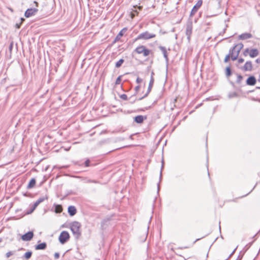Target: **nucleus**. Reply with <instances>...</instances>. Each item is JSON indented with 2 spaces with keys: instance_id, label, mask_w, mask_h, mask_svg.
<instances>
[{
  "instance_id": "obj_1",
  "label": "nucleus",
  "mask_w": 260,
  "mask_h": 260,
  "mask_svg": "<svg viewBox=\"0 0 260 260\" xmlns=\"http://www.w3.org/2000/svg\"><path fill=\"white\" fill-rule=\"evenodd\" d=\"M81 223L78 221H75L70 223L71 230L76 239H79L81 236Z\"/></svg>"
},
{
  "instance_id": "obj_2",
  "label": "nucleus",
  "mask_w": 260,
  "mask_h": 260,
  "mask_svg": "<svg viewBox=\"0 0 260 260\" xmlns=\"http://www.w3.org/2000/svg\"><path fill=\"white\" fill-rule=\"evenodd\" d=\"M244 45L242 43L235 45L229 50V53L232 55V60L235 61L238 59L239 53L243 48Z\"/></svg>"
},
{
  "instance_id": "obj_3",
  "label": "nucleus",
  "mask_w": 260,
  "mask_h": 260,
  "mask_svg": "<svg viewBox=\"0 0 260 260\" xmlns=\"http://www.w3.org/2000/svg\"><path fill=\"white\" fill-rule=\"evenodd\" d=\"M156 37L155 34H151L147 31L140 34L134 40V42L139 40H147Z\"/></svg>"
},
{
  "instance_id": "obj_4",
  "label": "nucleus",
  "mask_w": 260,
  "mask_h": 260,
  "mask_svg": "<svg viewBox=\"0 0 260 260\" xmlns=\"http://www.w3.org/2000/svg\"><path fill=\"white\" fill-rule=\"evenodd\" d=\"M151 51L145 47V46L143 45H140L137 47L134 50V52H136L138 54H143V56L146 57L148 56Z\"/></svg>"
},
{
  "instance_id": "obj_5",
  "label": "nucleus",
  "mask_w": 260,
  "mask_h": 260,
  "mask_svg": "<svg viewBox=\"0 0 260 260\" xmlns=\"http://www.w3.org/2000/svg\"><path fill=\"white\" fill-rule=\"evenodd\" d=\"M70 236L69 233L67 231H62L58 238V240L59 242L62 244H64L66 242L68 241V240L70 239Z\"/></svg>"
},
{
  "instance_id": "obj_6",
  "label": "nucleus",
  "mask_w": 260,
  "mask_h": 260,
  "mask_svg": "<svg viewBox=\"0 0 260 260\" xmlns=\"http://www.w3.org/2000/svg\"><path fill=\"white\" fill-rule=\"evenodd\" d=\"M192 20L189 18L186 24L185 34L187 36V39L188 41H190V37L192 34Z\"/></svg>"
},
{
  "instance_id": "obj_7",
  "label": "nucleus",
  "mask_w": 260,
  "mask_h": 260,
  "mask_svg": "<svg viewBox=\"0 0 260 260\" xmlns=\"http://www.w3.org/2000/svg\"><path fill=\"white\" fill-rule=\"evenodd\" d=\"M202 3H203V2L202 0H199L198 1L197 4L192 8V9L190 12V15H189L190 18L192 17L194 15V14L198 11L199 9L202 6Z\"/></svg>"
},
{
  "instance_id": "obj_8",
  "label": "nucleus",
  "mask_w": 260,
  "mask_h": 260,
  "mask_svg": "<svg viewBox=\"0 0 260 260\" xmlns=\"http://www.w3.org/2000/svg\"><path fill=\"white\" fill-rule=\"evenodd\" d=\"M38 11V9L37 8H34L27 9L24 13V16L26 18L30 17L35 15Z\"/></svg>"
},
{
  "instance_id": "obj_9",
  "label": "nucleus",
  "mask_w": 260,
  "mask_h": 260,
  "mask_svg": "<svg viewBox=\"0 0 260 260\" xmlns=\"http://www.w3.org/2000/svg\"><path fill=\"white\" fill-rule=\"evenodd\" d=\"M154 78L153 77L150 78V80L149 81V83L147 92L145 93V94L143 96L139 98V101L141 100L148 96V94L151 90V89H152L153 84H154Z\"/></svg>"
},
{
  "instance_id": "obj_10",
  "label": "nucleus",
  "mask_w": 260,
  "mask_h": 260,
  "mask_svg": "<svg viewBox=\"0 0 260 260\" xmlns=\"http://www.w3.org/2000/svg\"><path fill=\"white\" fill-rule=\"evenodd\" d=\"M33 237V232L29 231L21 236V239L24 241H29L32 239Z\"/></svg>"
},
{
  "instance_id": "obj_11",
  "label": "nucleus",
  "mask_w": 260,
  "mask_h": 260,
  "mask_svg": "<svg viewBox=\"0 0 260 260\" xmlns=\"http://www.w3.org/2000/svg\"><path fill=\"white\" fill-rule=\"evenodd\" d=\"M147 119V116L137 115L134 117V121L137 124H142Z\"/></svg>"
},
{
  "instance_id": "obj_12",
  "label": "nucleus",
  "mask_w": 260,
  "mask_h": 260,
  "mask_svg": "<svg viewBox=\"0 0 260 260\" xmlns=\"http://www.w3.org/2000/svg\"><path fill=\"white\" fill-rule=\"evenodd\" d=\"M256 83V79L253 75L250 76L246 81V84L249 86H253Z\"/></svg>"
},
{
  "instance_id": "obj_13",
  "label": "nucleus",
  "mask_w": 260,
  "mask_h": 260,
  "mask_svg": "<svg viewBox=\"0 0 260 260\" xmlns=\"http://www.w3.org/2000/svg\"><path fill=\"white\" fill-rule=\"evenodd\" d=\"M127 29L126 27H124L122 29L115 38L112 43L115 44L116 42H118L120 39L121 37L123 36L124 33L127 30Z\"/></svg>"
},
{
  "instance_id": "obj_14",
  "label": "nucleus",
  "mask_w": 260,
  "mask_h": 260,
  "mask_svg": "<svg viewBox=\"0 0 260 260\" xmlns=\"http://www.w3.org/2000/svg\"><path fill=\"white\" fill-rule=\"evenodd\" d=\"M241 69L244 71H251L252 70V62L251 61H247Z\"/></svg>"
},
{
  "instance_id": "obj_15",
  "label": "nucleus",
  "mask_w": 260,
  "mask_h": 260,
  "mask_svg": "<svg viewBox=\"0 0 260 260\" xmlns=\"http://www.w3.org/2000/svg\"><path fill=\"white\" fill-rule=\"evenodd\" d=\"M76 165L79 166H83L85 167H88L90 166H94L95 164H91L89 159H87L84 162L81 163L79 161L76 162Z\"/></svg>"
},
{
  "instance_id": "obj_16",
  "label": "nucleus",
  "mask_w": 260,
  "mask_h": 260,
  "mask_svg": "<svg viewBox=\"0 0 260 260\" xmlns=\"http://www.w3.org/2000/svg\"><path fill=\"white\" fill-rule=\"evenodd\" d=\"M252 35L250 33L245 32L241 34L238 36L239 40H245L251 38Z\"/></svg>"
},
{
  "instance_id": "obj_17",
  "label": "nucleus",
  "mask_w": 260,
  "mask_h": 260,
  "mask_svg": "<svg viewBox=\"0 0 260 260\" xmlns=\"http://www.w3.org/2000/svg\"><path fill=\"white\" fill-rule=\"evenodd\" d=\"M68 212L71 216H73L77 213V209L74 206H70L68 208Z\"/></svg>"
},
{
  "instance_id": "obj_18",
  "label": "nucleus",
  "mask_w": 260,
  "mask_h": 260,
  "mask_svg": "<svg viewBox=\"0 0 260 260\" xmlns=\"http://www.w3.org/2000/svg\"><path fill=\"white\" fill-rule=\"evenodd\" d=\"M259 54V51L256 48H252L249 51V56L251 58H254Z\"/></svg>"
},
{
  "instance_id": "obj_19",
  "label": "nucleus",
  "mask_w": 260,
  "mask_h": 260,
  "mask_svg": "<svg viewBox=\"0 0 260 260\" xmlns=\"http://www.w3.org/2000/svg\"><path fill=\"white\" fill-rule=\"evenodd\" d=\"M158 48L162 51L164 55V57L165 58L166 62H168L169 61V58L168 56V53L166 48L162 46H159L158 47Z\"/></svg>"
},
{
  "instance_id": "obj_20",
  "label": "nucleus",
  "mask_w": 260,
  "mask_h": 260,
  "mask_svg": "<svg viewBox=\"0 0 260 260\" xmlns=\"http://www.w3.org/2000/svg\"><path fill=\"white\" fill-rule=\"evenodd\" d=\"M36 250H45L47 248V244L46 242H43L35 245Z\"/></svg>"
},
{
  "instance_id": "obj_21",
  "label": "nucleus",
  "mask_w": 260,
  "mask_h": 260,
  "mask_svg": "<svg viewBox=\"0 0 260 260\" xmlns=\"http://www.w3.org/2000/svg\"><path fill=\"white\" fill-rule=\"evenodd\" d=\"M36 179L34 178H31L27 184V189L32 188L36 185Z\"/></svg>"
},
{
  "instance_id": "obj_22",
  "label": "nucleus",
  "mask_w": 260,
  "mask_h": 260,
  "mask_svg": "<svg viewBox=\"0 0 260 260\" xmlns=\"http://www.w3.org/2000/svg\"><path fill=\"white\" fill-rule=\"evenodd\" d=\"M225 76L227 78L230 77L232 74V71L231 67L229 66L225 68Z\"/></svg>"
},
{
  "instance_id": "obj_23",
  "label": "nucleus",
  "mask_w": 260,
  "mask_h": 260,
  "mask_svg": "<svg viewBox=\"0 0 260 260\" xmlns=\"http://www.w3.org/2000/svg\"><path fill=\"white\" fill-rule=\"evenodd\" d=\"M32 252L31 251H28L24 253L23 255L22 258H24L27 260L29 259L32 255Z\"/></svg>"
},
{
  "instance_id": "obj_24",
  "label": "nucleus",
  "mask_w": 260,
  "mask_h": 260,
  "mask_svg": "<svg viewBox=\"0 0 260 260\" xmlns=\"http://www.w3.org/2000/svg\"><path fill=\"white\" fill-rule=\"evenodd\" d=\"M55 212L57 213H60L62 211V207L61 205H55Z\"/></svg>"
},
{
  "instance_id": "obj_25",
  "label": "nucleus",
  "mask_w": 260,
  "mask_h": 260,
  "mask_svg": "<svg viewBox=\"0 0 260 260\" xmlns=\"http://www.w3.org/2000/svg\"><path fill=\"white\" fill-rule=\"evenodd\" d=\"M161 162H162L161 168V170H160V176H159V180H161V178H162V169H163L164 165V159L162 160ZM160 181H159V182L157 184V189H158V191H159V190L160 189V186H159Z\"/></svg>"
},
{
  "instance_id": "obj_26",
  "label": "nucleus",
  "mask_w": 260,
  "mask_h": 260,
  "mask_svg": "<svg viewBox=\"0 0 260 260\" xmlns=\"http://www.w3.org/2000/svg\"><path fill=\"white\" fill-rule=\"evenodd\" d=\"M238 96V94L236 92H229L228 95V97L230 99L234 98H237Z\"/></svg>"
},
{
  "instance_id": "obj_27",
  "label": "nucleus",
  "mask_w": 260,
  "mask_h": 260,
  "mask_svg": "<svg viewBox=\"0 0 260 260\" xmlns=\"http://www.w3.org/2000/svg\"><path fill=\"white\" fill-rule=\"evenodd\" d=\"M124 62V60L122 58L119 59L115 63V67L117 68H120Z\"/></svg>"
},
{
  "instance_id": "obj_28",
  "label": "nucleus",
  "mask_w": 260,
  "mask_h": 260,
  "mask_svg": "<svg viewBox=\"0 0 260 260\" xmlns=\"http://www.w3.org/2000/svg\"><path fill=\"white\" fill-rule=\"evenodd\" d=\"M237 79L236 80V83L237 84H241V83L242 82V81L243 80V77L240 75V74H237Z\"/></svg>"
},
{
  "instance_id": "obj_29",
  "label": "nucleus",
  "mask_w": 260,
  "mask_h": 260,
  "mask_svg": "<svg viewBox=\"0 0 260 260\" xmlns=\"http://www.w3.org/2000/svg\"><path fill=\"white\" fill-rule=\"evenodd\" d=\"M48 197L46 195L45 197H41L37 201H36L37 202V203L40 204V203H41L42 202H43V201H44L45 200H48Z\"/></svg>"
},
{
  "instance_id": "obj_30",
  "label": "nucleus",
  "mask_w": 260,
  "mask_h": 260,
  "mask_svg": "<svg viewBox=\"0 0 260 260\" xmlns=\"http://www.w3.org/2000/svg\"><path fill=\"white\" fill-rule=\"evenodd\" d=\"M140 88V85H137L135 87V93L134 95H133L131 96V98H133L136 95V94L138 93Z\"/></svg>"
},
{
  "instance_id": "obj_31",
  "label": "nucleus",
  "mask_w": 260,
  "mask_h": 260,
  "mask_svg": "<svg viewBox=\"0 0 260 260\" xmlns=\"http://www.w3.org/2000/svg\"><path fill=\"white\" fill-rule=\"evenodd\" d=\"M230 58L232 59V55L229 53L225 56L224 59V62L225 63L228 62L230 60Z\"/></svg>"
},
{
  "instance_id": "obj_32",
  "label": "nucleus",
  "mask_w": 260,
  "mask_h": 260,
  "mask_svg": "<svg viewBox=\"0 0 260 260\" xmlns=\"http://www.w3.org/2000/svg\"><path fill=\"white\" fill-rule=\"evenodd\" d=\"M109 222V220H104L101 222V228L103 230L106 228L105 225H107V223Z\"/></svg>"
},
{
  "instance_id": "obj_33",
  "label": "nucleus",
  "mask_w": 260,
  "mask_h": 260,
  "mask_svg": "<svg viewBox=\"0 0 260 260\" xmlns=\"http://www.w3.org/2000/svg\"><path fill=\"white\" fill-rule=\"evenodd\" d=\"M122 75H120L117 78L115 83V85H118L120 83L122 80Z\"/></svg>"
},
{
  "instance_id": "obj_34",
  "label": "nucleus",
  "mask_w": 260,
  "mask_h": 260,
  "mask_svg": "<svg viewBox=\"0 0 260 260\" xmlns=\"http://www.w3.org/2000/svg\"><path fill=\"white\" fill-rule=\"evenodd\" d=\"M120 98L123 100L126 101L128 100L127 96L125 94H122L120 95Z\"/></svg>"
},
{
  "instance_id": "obj_35",
  "label": "nucleus",
  "mask_w": 260,
  "mask_h": 260,
  "mask_svg": "<svg viewBox=\"0 0 260 260\" xmlns=\"http://www.w3.org/2000/svg\"><path fill=\"white\" fill-rule=\"evenodd\" d=\"M250 50V49H249V48H246L243 52V55L244 56H247L248 54H249Z\"/></svg>"
},
{
  "instance_id": "obj_36",
  "label": "nucleus",
  "mask_w": 260,
  "mask_h": 260,
  "mask_svg": "<svg viewBox=\"0 0 260 260\" xmlns=\"http://www.w3.org/2000/svg\"><path fill=\"white\" fill-rule=\"evenodd\" d=\"M237 248V247L233 251V252L232 253H231V254L228 256V257L226 259H224V260H228L229 258H230L233 256V255L234 254V253L235 252Z\"/></svg>"
},
{
  "instance_id": "obj_37",
  "label": "nucleus",
  "mask_w": 260,
  "mask_h": 260,
  "mask_svg": "<svg viewBox=\"0 0 260 260\" xmlns=\"http://www.w3.org/2000/svg\"><path fill=\"white\" fill-rule=\"evenodd\" d=\"M13 254V252L10 251L8 252L7 253H6V256L7 258H8L10 256L12 255Z\"/></svg>"
},
{
  "instance_id": "obj_38",
  "label": "nucleus",
  "mask_w": 260,
  "mask_h": 260,
  "mask_svg": "<svg viewBox=\"0 0 260 260\" xmlns=\"http://www.w3.org/2000/svg\"><path fill=\"white\" fill-rule=\"evenodd\" d=\"M150 108H151V106L145 107V108H141V109H138V111H143V112H144V111H145L146 110L149 109Z\"/></svg>"
},
{
  "instance_id": "obj_39",
  "label": "nucleus",
  "mask_w": 260,
  "mask_h": 260,
  "mask_svg": "<svg viewBox=\"0 0 260 260\" xmlns=\"http://www.w3.org/2000/svg\"><path fill=\"white\" fill-rule=\"evenodd\" d=\"M250 99L252 101L258 102L260 103V99L255 98L254 97H251Z\"/></svg>"
},
{
  "instance_id": "obj_40",
  "label": "nucleus",
  "mask_w": 260,
  "mask_h": 260,
  "mask_svg": "<svg viewBox=\"0 0 260 260\" xmlns=\"http://www.w3.org/2000/svg\"><path fill=\"white\" fill-rule=\"evenodd\" d=\"M13 48V43L11 42L9 46V49L10 52L12 51Z\"/></svg>"
},
{
  "instance_id": "obj_41",
  "label": "nucleus",
  "mask_w": 260,
  "mask_h": 260,
  "mask_svg": "<svg viewBox=\"0 0 260 260\" xmlns=\"http://www.w3.org/2000/svg\"><path fill=\"white\" fill-rule=\"evenodd\" d=\"M142 79L139 77H137V79H136V83H138V84H139L141 82H142Z\"/></svg>"
},
{
  "instance_id": "obj_42",
  "label": "nucleus",
  "mask_w": 260,
  "mask_h": 260,
  "mask_svg": "<svg viewBox=\"0 0 260 260\" xmlns=\"http://www.w3.org/2000/svg\"><path fill=\"white\" fill-rule=\"evenodd\" d=\"M59 257V253L58 252H55L54 254V258L57 259Z\"/></svg>"
},
{
  "instance_id": "obj_43",
  "label": "nucleus",
  "mask_w": 260,
  "mask_h": 260,
  "mask_svg": "<svg viewBox=\"0 0 260 260\" xmlns=\"http://www.w3.org/2000/svg\"><path fill=\"white\" fill-rule=\"evenodd\" d=\"M129 99L133 100L132 101H131L130 102L131 104H133V103H134L136 101L139 100V99H137V98H134V97L133 98H131V97H130Z\"/></svg>"
},
{
  "instance_id": "obj_44",
  "label": "nucleus",
  "mask_w": 260,
  "mask_h": 260,
  "mask_svg": "<svg viewBox=\"0 0 260 260\" xmlns=\"http://www.w3.org/2000/svg\"><path fill=\"white\" fill-rule=\"evenodd\" d=\"M33 212H34V210L31 208H30L29 210H28L26 212L25 214H30L32 213Z\"/></svg>"
},
{
  "instance_id": "obj_45",
  "label": "nucleus",
  "mask_w": 260,
  "mask_h": 260,
  "mask_svg": "<svg viewBox=\"0 0 260 260\" xmlns=\"http://www.w3.org/2000/svg\"><path fill=\"white\" fill-rule=\"evenodd\" d=\"M244 59L242 58H240L238 59V62L239 63H242L244 62Z\"/></svg>"
},
{
  "instance_id": "obj_46",
  "label": "nucleus",
  "mask_w": 260,
  "mask_h": 260,
  "mask_svg": "<svg viewBox=\"0 0 260 260\" xmlns=\"http://www.w3.org/2000/svg\"><path fill=\"white\" fill-rule=\"evenodd\" d=\"M21 25V23H17L15 24V27H16V28H17V29H19V28H20Z\"/></svg>"
},
{
  "instance_id": "obj_47",
  "label": "nucleus",
  "mask_w": 260,
  "mask_h": 260,
  "mask_svg": "<svg viewBox=\"0 0 260 260\" xmlns=\"http://www.w3.org/2000/svg\"><path fill=\"white\" fill-rule=\"evenodd\" d=\"M23 196L25 197H30V193L25 192V193H23Z\"/></svg>"
},
{
  "instance_id": "obj_48",
  "label": "nucleus",
  "mask_w": 260,
  "mask_h": 260,
  "mask_svg": "<svg viewBox=\"0 0 260 260\" xmlns=\"http://www.w3.org/2000/svg\"><path fill=\"white\" fill-rule=\"evenodd\" d=\"M255 62L257 63L260 64V58H258L255 60Z\"/></svg>"
},
{
  "instance_id": "obj_49",
  "label": "nucleus",
  "mask_w": 260,
  "mask_h": 260,
  "mask_svg": "<svg viewBox=\"0 0 260 260\" xmlns=\"http://www.w3.org/2000/svg\"><path fill=\"white\" fill-rule=\"evenodd\" d=\"M39 205V204L37 203V202L36 201L33 205L35 206V207H37Z\"/></svg>"
},
{
  "instance_id": "obj_50",
  "label": "nucleus",
  "mask_w": 260,
  "mask_h": 260,
  "mask_svg": "<svg viewBox=\"0 0 260 260\" xmlns=\"http://www.w3.org/2000/svg\"><path fill=\"white\" fill-rule=\"evenodd\" d=\"M24 21H25V19L24 18H20V23H21V24H22L23 23V22Z\"/></svg>"
},
{
  "instance_id": "obj_51",
  "label": "nucleus",
  "mask_w": 260,
  "mask_h": 260,
  "mask_svg": "<svg viewBox=\"0 0 260 260\" xmlns=\"http://www.w3.org/2000/svg\"><path fill=\"white\" fill-rule=\"evenodd\" d=\"M89 182L96 183H97V181L95 180H89Z\"/></svg>"
},
{
  "instance_id": "obj_52",
  "label": "nucleus",
  "mask_w": 260,
  "mask_h": 260,
  "mask_svg": "<svg viewBox=\"0 0 260 260\" xmlns=\"http://www.w3.org/2000/svg\"><path fill=\"white\" fill-rule=\"evenodd\" d=\"M242 258V256H241L239 255L236 260H241Z\"/></svg>"
},
{
  "instance_id": "obj_53",
  "label": "nucleus",
  "mask_w": 260,
  "mask_h": 260,
  "mask_svg": "<svg viewBox=\"0 0 260 260\" xmlns=\"http://www.w3.org/2000/svg\"><path fill=\"white\" fill-rule=\"evenodd\" d=\"M230 83H231V85H232L234 87H235V84H234V82H233L232 81H230Z\"/></svg>"
},
{
  "instance_id": "obj_54",
  "label": "nucleus",
  "mask_w": 260,
  "mask_h": 260,
  "mask_svg": "<svg viewBox=\"0 0 260 260\" xmlns=\"http://www.w3.org/2000/svg\"><path fill=\"white\" fill-rule=\"evenodd\" d=\"M34 3L36 4V6L37 7H38V6L39 4H38V2H37L36 1H34Z\"/></svg>"
},
{
  "instance_id": "obj_55",
  "label": "nucleus",
  "mask_w": 260,
  "mask_h": 260,
  "mask_svg": "<svg viewBox=\"0 0 260 260\" xmlns=\"http://www.w3.org/2000/svg\"><path fill=\"white\" fill-rule=\"evenodd\" d=\"M154 75V72L152 71L151 73V77L150 78H152V77H153V75Z\"/></svg>"
},
{
  "instance_id": "obj_56",
  "label": "nucleus",
  "mask_w": 260,
  "mask_h": 260,
  "mask_svg": "<svg viewBox=\"0 0 260 260\" xmlns=\"http://www.w3.org/2000/svg\"><path fill=\"white\" fill-rule=\"evenodd\" d=\"M36 208L37 207H35V206L32 205L31 208L34 211Z\"/></svg>"
},
{
  "instance_id": "obj_57",
  "label": "nucleus",
  "mask_w": 260,
  "mask_h": 260,
  "mask_svg": "<svg viewBox=\"0 0 260 260\" xmlns=\"http://www.w3.org/2000/svg\"><path fill=\"white\" fill-rule=\"evenodd\" d=\"M254 90H249V91H248L247 92V93H250V92H253Z\"/></svg>"
},
{
  "instance_id": "obj_58",
  "label": "nucleus",
  "mask_w": 260,
  "mask_h": 260,
  "mask_svg": "<svg viewBox=\"0 0 260 260\" xmlns=\"http://www.w3.org/2000/svg\"><path fill=\"white\" fill-rule=\"evenodd\" d=\"M187 247H179L178 249H182L183 248H186Z\"/></svg>"
},
{
  "instance_id": "obj_59",
  "label": "nucleus",
  "mask_w": 260,
  "mask_h": 260,
  "mask_svg": "<svg viewBox=\"0 0 260 260\" xmlns=\"http://www.w3.org/2000/svg\"><path fill=\"white\" fill-rule=\"evenodd\" d=\"M256 89H260V87L259 86H256L255 87Z\"/></svg>"
},
{
  "instance_id": "obj_60",
  "label": "nucleus",
  "mask_w": 260,
  "mask_h": 260,
  "mask_svg": "<svg viewBox=\"0 0 260 260\" xmlns=\"http://www.w3.org/2000/svg\"><path fill=\"white\" fill-rule=\"evenodd\" d=\"M207 25H210V22H207Z\"/></svg>"
},
{
  "instance_id": "obj_61",
  "label": "nucleus",
  "mask_w": 260,
  "mask_h": 260,
  "mask_svg": "<svg viewBox=\"0 0 260 260\" xmlns=\"http://www.w3.org/2000/svg\"><path fill=\"white\" fill-rule=\"evenodd\" d=\"M2 242V239L0 238V243Z\"/></svg>"
},
{
  "instance_id": "obj_62",
  "label": "nucleus",
  "mask_w": 260,
  "mask_h": 260,
  "mask_svg": "<svg viewBox=\"0 0 260 260\" xmlns=\"http://www.w3.org/2000/svg\"><path fill=\"white\" fill-rule=\"evenodd\" d=\"M211 17L210 16H207V17H207V18H209V17Z\"/></svg>"
},
{
  "instance_id": "obj_63",
  "label": "nucleus",
  "mask_w": 260,
  "mask_h": 260,
  "mask_svg": "<svg viewBox=\"0 0 260 260\" xmlns=\"http://www.w3.org/2000/svg\"><path fill=\"white\" fill-rule=\"evenodd\" d=\"M20 250H24V249L23 248H21L20 249Z\"/></svg>"
},
{
  "instance_id": "obj_64",
  "label": "nucleus",
  "mask_w": 260,
  "mask_h": 260,
  "mask_svg": "<svg viewBox=\"0 0 260 260\" xmlns=\"http://www.w3.org/2000/svg\"><path fill=\"white\" fill-rule=\"evenodd\" d=\"M248 194H249V193H247V194H246V195L244 196L243 197H245V196H247V195H248Z\"/></svg>"
}]
</instances>
